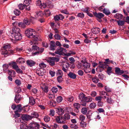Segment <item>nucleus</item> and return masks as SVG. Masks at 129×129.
<instances>
[{
	"label": "nucleus",
	"mask_w": 129,
	"mask_h": 129,
	"mask_svg": "<svg viewBox=\"0 0 129 129\" xmlns=\"http://www.w3.org/2000/svg\"><path fill=\"white\" fill-rule=\"evenodd\" d=\"M67 51V50L61 47H59L56 49L55 52V53L60 55L64 56L65 55V53H66Z\"/></svg>",
	"instance_id": "20e7f679"
},
{
	"label": "nucleus",
	"mask_w": 129,
	"mask_h": 129,
	"mask_svg": "<svg viewBox=\"0 0 129 129\" xmlns=\"http://www.w3.org/2000/svg\"><path fill=\"white\" fill-rule=\"evenodd\" d=\"M55 119L56 122L59 124L65 123V122L64 121L62 120L63 119V117H60V116H55Z\"/></svg>",
	"instance_id": "1a4fd4ad"
},
{
	"label": "nucleus",
	"mask_w": 129,
	"mask_h": 129,
	"mask_svg": "<svg viewBox=\"0 0 129 129\" xmlns=\"http://www.w3.org/2000/svg\"><path fill=\"white\" fill-rule=\"evenodd\" d=\"M85 97L86 96L85 94L82 93H81L79 94V99L81 101L85 100Z\"/></svg>",
	"instance_id": "a878e982"
},
{
	"label": "nucleus",
	"mask_w": 129,
	"mask_h": 129,
	"mask_svg": "<svg viewBox=\"0 0 129 129\" xmlns=\"http://www.w3.org/2000/svg\"><path fill=\"white\" fill-rule=\"evenodd\" d=\"M23 22L26 25H29L30 24V21L28 19H25L23 21Z\"/></svg>",
	"instance_id": "37998d69"
},
{
	"label": "nucleus",
	"mask_w": 129,
	"mask_h": 129,
	"mask_svg": "<svg viewBox=\"0 0 129 129\" xmlns=\"http://www.w3.org/2000/svg\"><path fill=\"white\" fill-rule=\"evenodd\" d=\"M14 25L15 24L17 25H18V26L20 27H21L22 28H24L25 27V25L24 24V22L23 23L22 22H19L18 23L17 22H15L12 23Z\"/></svg>",
	"instance_id": "6ab92c4d"
},
{
	"label": "nucleus",
	"mask_w": 129,
	"mask_h": 129,
	"mask_svg": "<svg viewBox=\"0 0 129 129\" xmlns=\"http://www.w3.org/2000/svg\"><path fill=\"white\" fill-rule=\"evenodd\" d=\"M14 13L16 16H18L20 14L21 12L18 9H15L14 11Z\"/></svg>",
	"instance_id": "3c124183"
},
{
	"label": "nucleus",
	"mask_w": 129,
	"mask_h": 129,
	"mask_svg": "<svg viewBox=\"0 0 129 129\" xmlns=\"http://www.w3.org/2000/svg\"><path fill=\"white\" fill-rule=\"evenodd\" d=\"M49 104L52 107L55 106L56 105V102L53 101H51L50 102Z\"/></svg>",
	"instance_id": "bf43d9fd"
},
{
	"label": "nucleus",
	"mask_w": 129,
	"mask_h": 129,
	"mask_svg": "<svg viewBox=\"0 0 129 129\" xmlns=\"http://www.w3.org/2000/svg\"><path fill=\"white\" fill-rule=\"evenodd\" d=\"M31 116L32 117V118L33 117L37 118L39 116V115L38 113L36 112H33L31 114Z\"/></svg>",
	"instance_id": "c9c22d12"
},
{
	"label": "nucleus",
	"mask_w": 129,
	"mask_h": 129,
	"mask_svg": "<svg viewBox=\"0 0 129 129\" xmlns=\"http://www.w3.org/2000/svg\"><path fill=\"white\" fill-rule=\"evenodd\" d=\"M81 62L83 63V70L84 72L86 73L90 72V70H89V69L90 66V64L86 61H83V60H82Z\"/></svg>",
	"instance_id": "f03ea898"
},
{
	"label": "nucleus",
	"mask_w": 129,
	"mask_h": 129,
	"mask_svg": "<svg viewBox=\"0 0 129 129\" xmlns=\"http://www.w3.org/2000/svg\"><path fill=\"white\" fill-rule=\"evenodd\" d=\"M57 46L55 45V43L53 41H51L50 43V50H55Z\"/></svg>",
	"instance_id": "dca6fc26"
},
{
	"label": "nucleus",
	"mask_w": 129,
	"mask_h": 129,
	"mask_svg": "<svg viewBox=\"0 0 129 129\" xmlns=\"http://www.w3.org/2000/svg\"><path fill=\"white\" fill-rule=\"evenodd\" d=\"M123 10L124 14L126 15H128L127 12L129 13V6L127 7L126 8V10L127 12H126L125 10L124 9H123Z\"/></svg>",
	"instance_id": "69168bd1"
},
{
	"label": "nucleus",
	"mask_w": 129,
	"mask_h": 129,
	"mask_svg": "<svg viewBox=\"0 0 129 129\" xmlns=\"http://www.w3.org/2000/svg\"><path fill=\"white\" fill-rule=\"evenodd\" d=\"M106 62H105L104 63H101L100 64L99 66V67H100L104 70L105 68H107V67L108 66V65L106 64Z\"/></svg>",
	"instance_id": "bb28decb"
},
{
	"label": "nucleus",
	"mask_w": 129,
	"mask_h": 129,
	"mask_svg": "<svg viewBox=\"0 0 129 129\" xmlns=\"http://www.w3.org/2000/svg\"><path fill=\"white\" fill-rule=\"evenodd\" d=\"M12 36V38H11V39H14L17 41L20 40L22 39V34L20 33L15 34Z\"/></svg>",
	"instance_id": "9b49d317"
},
{
	"label": "nucleus",
	"mask_w": 129,
	"mask_h": 129,
	"mask_svg": "<svg viewBox=\"0 0 129 129\" xmlns=\"http://www.w3.org/2000/svg\"><path fill=\"white\" fill-rule=\"evenodd\" d=\"M94 32V33L95 34H98L100 32V29L99 28L95 27L92 29Z\"/></svg>",
	"instance_id": "a19ab883"
},
{
	"label": "nucleus",
	"mask_w": 129,
	"mask_h": 129,
	"mask_svg": "<svg viewBox=\"0 0 129 129\" xmlns=\"http://www.w3.org/2000/svg\"><path fill=\"white\" fill-rule=\"evenodd\" d=\"M41 88L42 91L45 93L47 92L48 91V86L45 84H42L41 86Z\"/></svg>",
	"instance_id": "ddd939ff"
},
{
	"label": "nucleus",
	"mask_w": 129,
	"mask_h": 129,
	"mask_svg": "<svg viewBox=\"0 0 129 129\" xmlns=\"http://www.w3.org/2000/svg\"><path fill=\"white\" fill-rule=\"evenodd\" d=\"M55 38L57 40H60L61 36L58 34H56L54 36Z\"/></svg>",
	"instance_id": "603ef678"
},
{
	"label": "nucleus",
	"mask_w": 129,
	"mask_h": 129,
	"mask_svg": "<svg viewBox=\"0 0 129 129\" xmlns=\"http://www.w3.org/2000/svg\"><path fill=\"white\" fill-rule=\"evenodd\" d=\"M51 90L53 93H56L58 91L57 89V88L53 87L51 89Z\"/></svg>",
	"instance_id": "4d7b16f0"
},
{
	"label": "nucleus",
	"mask_w": 129,
	"mask_h": 129,
	"mask_svg": "<svg viewBox=\"0 0 129 129\" xmlns=\"http://www.w3.org/2000/svg\"><path fill=\"white\" fill-rule=\"evenodd\" d=\"M3 71L4 72H6L7 71V69H8L9 67V66L8 64H4L3 66Z\"/></svg>",
	"instance_id": "de8ad7c7"
},
{
	"label": "nucleus",
	"mask_w": 129,
	"mask_h": 129,
	"mask_svg": "<svg viewBox=\"0 0 129 129\" xmlns=\"http://www.w3.org/2000/svg\"><path fill=\"white\" fill-rule=\"evenodd\" d=\"M70 127L71 128L74 129H77L78 128V127L77 125L74 124H71Z\"/></svg>",
	"instance_id": "49530a36"
},
{
	"label": "nucleus",
	"mask_w": 129,
	"mask_h": 129,
	"mask_svg": "<svg viewBox=\"0 0 129 129\" xmlns=\"http://www.w3.org/2000/svg\"><path fill=\"white\" fill-rule=\"evenodd\" d=\"M29 103L30 105H33L35 103V100L33 97L30 98Z\"/></svg>",
	"instance_id": "c85d7f7f"
},
{
	"label": "nucleus",
	"mask_w": 129,
	"mask_h": 129,
	"mask_svg": "<svg viewBox=\"0 0 129 129\" xmlns=\"http://www.w3.org/2000/svg\"><path fill=\"white\" fill-rule=\"evenodd\" d=\"M29 126V129H39L40 128V125L38 123L35 122L30 123Z\"/></svg>",
	"instance_id": "423d86ee"
},
{
	"label": "nucleus",
	"mask_w": 129,
	"mask_h": 129,
	"mask_svg": "<svg viewBox=\"0 0 129 129\" xmlns=\"http://www.w3.org/2000/svg\"><path fill=\"white\" fill-rule=\"evenodd\" d=\"M56 111L57 113L59 115H62L64 113V111L61 108H56Z\"/></svg>",
	"instance_id": "aec40b11"
},
{
	"label": "nucleus",
	"mask_w": 129,
	"mask_h": 129,
	"mask_svg": "<svg viewBox=\"0 0 129 129\" xmlns=\"http://www.w3.org/2000/svg\"><path fill=\"white\" fill-rule=\"evenodd\" d=\"M87 109L86 107L83 108L81 109V112L84 114H85L87 113Z\"/></svg>",
	"instance_id": "a18cd8bd"
},
{
	"label": "nucleus",
	"mask_w": 129,
	"mask_h": 129,
	"mask_svg": "<svg viewBox=\"0 0 129 129\" xmlns=\"http://www.w3.org/2000/svg\"><path fill=\"white\" fill-rule=\"evenodd\" d=\"M93 114L97 115L95 116V118H96L98 120L100 119H101V117L100 116L99 113L97 111H96L95 112H93Z\"/></svg>",
	"instance_id": "79ce46f5"
},
{
	"label": "nucleus",
	"mask_w": 129,
	"mask_h": 129,
	"mask_svg": "<svg viewBox=\"0 0 129 129\" xmlns=\"http://www.w3.org/2000/svg\"><path fill=\"white\" fill-rule=\"evenodd\" d=\"M97 104L99 107H102L103 105V103L101 101H98Z\"/></svg>",
	"instance_id": "774afa93"
},
{
	"label": "nucleus",
	"mask_w": 129,
	"mask_h": 129,
	"mask_svg": "<svg viewBox=\"0 0 129 129\" xmlns=\"http://www.w3.org/2000/svg\"><path fill=\"white\" fill-rule=\"evenodd\" d=\"M80 105L83 106H86L87 105V102L85 100H84L81 101L80 102Z\"/></svg>",
	"instance_id": "58836bf2"
},
{
	"label": "nucleus",
	"mask_w": 129,
	"mask_h": 129,
	"mask_svg": "<svg viewBox=\"0 0 129 129\" xmlns=\"http://www.w3.org/2000/svg\"><path fill=\"white\" fill-rule=\"evenodd\" d=\"M73 105L74 108V112L77 113H78L79 112V109L81 105L78 103H74Z\"/></svg>",
	"instance_id": "f8f14e48"
},
{
	"label": "nucleus",
	"mask_w": 129,
	"mask_h": 129,
	"mask_svg": "<svg viewBox=\"0 0 129 129\" xmlns=\"http://www.w3.org/2000/svg\"><path fill=\"white\" fill-rule=\"evenodd\" d=\"M36 4L37 6H40L41 9H43L44 8H45L46 7V5L44 3L42 5L41 4V1L40 0H38L37 1Z\"/></svg>",
	"instance_id": "a211bd4d"
},
{
	"label": "nucleus",
	"mask_w": 129,
	"mask_h": 129,
	"mask_svg": "<svg viewBox=\"0 0 129 129\" xmlns=\"http://www.w3.org/2000/svg\"><path fill=\"white\" fill-rule=\"evenodd\" d=\"M10 53V51H9L7 49H2L1 51V53L2 54H6L8 55H9Z\"/></svg>",
	"instance_id": "393cba45"
},
{
	"label": "nucleus",
	"mask_w": 129,
	"mask_h": 129,
	"mask_svg": "<svg viewBox=\"0 0 129 129\" xmlns=\"http://www.w3.org/2000/svg\"><path fill=\"white\" fill-rule=\"evenodd\" d=\"M114 17L117 19L120 20L122 19L123 17V16L121 14L117 13L114 16Z\"/></svg>",
	"instance_id": "7c9ffc66"
},
{
	"label": "nucleus",
	"mask_w": 129,
	"mask_h": 129,
	"mask_svg": "<svg viewBox=\"0 0 129 129\" xmlns=\"http://www.w3.org/2000/svg\"><path fill=\"white\" fill-rule=\"evenodd\" d=\"M93 14L94 16L97 18V19L100 22L102 21V20L101 19L104 16V15L102 13H97L96 12H94Z\"/></svg>",
	"instance_id": "6e6552de"
},
{
	"label": "nucleus",
	"mask_w": 129,
	"mask_h": 129,
	"mask_svg": "<svg viewBox=\"0 0 129 129\" xmlns=\"http://www.w3.org/2000/svg\"><path fill=\"white\" fill-rule=\"evenodd\" d=\"M92 99L93 98L92 97L89 96L86 97L85 100L87 103H88L92 102Z\"/></svg>",
	"instance_id": "f704fd0d"
},
{
	"label": "nucleus",
	"mask_w": 129,
	"mask_h": 129,
	"mask_svg": "<svg viewBox=\"0 0 129 129\" xmlns=\"http://www.w3.org/2000/svg\"><path fill=\"white\" fill-rule=\"evenodd\" d=\"M68 75L70 78L74 79H75L76 77V76L75 74L71 72H70L68 74Z\"/></svg>",
	"instance_id": "b1692460"
},
{
	"label": "nucleus",
	"mask_w": 129,
	"mask_h": 129,
	"mask_svg": "<svg viewBox=\"0 0 129 129\" xmlns=\"http://www.w3.org/2000/svg\"><path fill=\"white\" fill-rule=\"evenodd\" d=\"M92 80L93 82L95 83H97L99 81V79L96 76L93 77Z\"/></svg>",
	"instance_id": "72a5a7b5"
},
{
	"label": "nucleus",
	"mask_w": 129,
	"mask_h": 129,
	"mask_svg": "<svg viewBox=\"0 0 129 129\" xmlns=\"http://www.w3.org/2000/svg\"><path fill=\"white\" fill-rule=\"evenodd\" d=\"M9 65L12 67L15 70L16 72L18 73L22 74L23 73L22 70L19 68L16 62L13 61L9 63Z\"/></svg>",
	"instance_id": "7ed1b4c3"
},
{
	"label": "nucleus",
	"mask_w": 129,
	"mask_h": 129,
	"mask_svg": "<svg viewBox=\"0 0 129 129\" xmlns=\"http://www.w3.org/2000/svg\"><path fill=\"white\" fill-rule=\"evenodd\" d=\"M103 13L107 15H109L111 13L109 10L105 8L104 9Z\"/></svg>",
	"instance_id": "e433bc0d"
},
{
	"label": "nucleus",
	"mask_w": 129,
	"mask_h": 129,
	"mask_svg": "<svg viewBox=\"0 0 129 129\" xmlns=\"http://www.w3.org/2000/svg\"><path fill=\"white\" fill-rule=\"evenodd\" d=\"M97 112L99 113H105V111L104 109L102 108H99L97 109Z\"/></svg>",
	"instance_id": "864d4df0"
},
{
	"label": "nucleus",
	"mask_w": 129,
	"mask_h": 129,
	"mask_svg": "<svg viewBox=\"0 0 129 129\" xmlns=\"http://www.w3.org/2000/svg\"><path fill=\"white\" fill-rule=\"evenodd\" d=\"M31 2V0H25L24 1V3H25L24 4L26 5V7L28 8V6H29V5Z\"/></svg>",
	"instance_id": "ea45409f"
},
{
	"label": "nucleus",
	"mask_w": 129,
	"mask_h": 129,
	"mask_svg": "<svg viewBox=\"0 0 129 129\" xmlns=\"http://www.w3.org/2000/svg\"><path fill=\"white\" fill-rule=\"evenodd\" d=\"M115 72L116 74L118 75H121L124 73L123 70H121L119 68H116L115 70Z\"/></svg>",
	"instance_id": "4be33fe9"
},
{
	"label": "nucleus",
	"mask_w": 129,
	"mask_h": 129,
	"mask_svg": "<svg viewBox=\"0 0 129 129\" xmlns=\"http://www.w3.org/2000/svg\"><path fill=\"white\" fill-rule=\"evenodd\" d=\"M62 77V76H59L57 78V80L59 83H61L63 80Z\"/></svg>",
	"instance_id": "13d9d810"
},
{
	"label": "nucleus",
	"mask_w": 129,
	"mask_h": 129,
	"mask_svg": "<svg viewBox=\"0 0 129 129\" xmlns=\"http://www.w3.org/2000/svg\"><path fill=\"white\" fill-rule=\"evenodd\" d=\"M70 115L68 114H66L63 116V119H64L65 120H68L70 119Z\"/></svg>",
	"instance_id": "c03bdc74"
},
{
	"label": "nucleus",
	"mask_w": 129,
	"mask_h": 129,
	"mask_svg": "<svg viewBox=\"0 0 129 129\" xmlns=\"http://www.w3.org/2000/svg\"><path fill=\"white\" fill-rule=\"evenodd\" d=\"M22 97L21 95L18 94L15 95L14 101L16 103H19Z\"/></svg>",
	"instance_id": "f3484780"
},
{
	"label": "nucleus",
	"mask_w": 129,
	"mask_h": 129,
	"mask_svg": "<svg viewBox=\"0 0 129 129\" xmlns=\"http://www.w3.org/2000/svg\"><path fill=\"white\" fill-rule=\"evenodd\" d=\"M112 68L111 67H108L107 72L108 74L110 75L111 74L112 72Z\"/></svg>",
	"instance_id": "5fc2aeb1"
},
{
	"label": "nucleus",
	"mask_w": 129,
	"mask_h": 129,
	"mask_svg": "<svg viewBox=\"0 0 129 129\" xmlns=\"http://www.w3.org/2000/svg\"><path fill=\"white\" fill-rule=\"evenodd\" d=\"M96 94L97 93L96 91H93L91 92L90 95L92 97H95L96 96Z\"/></svg>",
	"instance_id": "0e129e2a"
},
{
	"label": "nucleus",
	"mask_w": 129,
	"mask_h": 129,
	"mask_svg": "<svg viewBox=\"0 0 129 129\" xmlns=\"http://www.w3.org/2000/svg\"><path fill=\"white\" fill-rule=\"evenodd\" d=\"M10 46L8 45H6L4 46L3 47L4 49H7L9 51H10L11 53H12L13 52V51L11 50H9V49L10 48Z\"/></svg>",
	"instance_id": "4c0bfd02"
},
{
	"label": "nucleus",
	"mask_w": 129,
	"mask_h": 129,
	"mask_svg": "<svg viewBox=\"0 0 129 129\" xmlns=\"http://www.w3.org/2000/svg\"><path fill=\"white\" fill-rule=\"evenodd\" d=\"M25 36L28 38L33 39V40L34 41H40V37H37L36 36V33L35 30L31 28L28 29L25 32Z\"/></svg>",
	"instance_id": "f257e3e1"
},
{
	"label": "nucleus",
	"mask_w": 129,
	"mask_h": 129,
	"mask_svg": "<svg viewBox=\"0 0 129 129\" xmlns=\"http://www.w3.org/2000/svg\"><path fill=\"white\" fill-rule=\"evenodd\" d=\"M59 60V59L58 57H52L49 58L48 60V62L50 65L53 66L55 65V61L58 62Z\"/></svg>",
	"instance_id": "39448f33"
},
{
	"label": "nucleus",
	"mask_w": 129,
	"mask_h": 129,
	"mask_svg": "<svg viewBox=\"0 0 129 129\" xmlns=\"http://www.w3.org/2000/svg\"><path fill=\"white\" fill-rule=\"evenodd\" d=\"M56 74L57 75H60V76H62L63 74L61 70H58L56 72Z\"/></svg>",
	"instance_id": "6e6d98bb"
},
{
	"label": "nucleus",
	"mask_w": 129,
	"mask_h": 129,
	"mask_svg": "<svg viewBox=\"0 0 129 129\" xmlns=\"http://www.w3.org/2000/svg\"><path fill=\"white\" fill-rule=\"evenodd\" d=\"M44 119L45 122H48L50 120V118L47 115L45 116L44 117Z\"/></svg>",
	"instance_id": "09e8293b"
},
{
	"label": "nucleus",
	"mask_w": 129,
	"mask_h": 129,
	"mask_svg": "<svg viewBox=\"0 0 129 129\" xmlns=\"http://www.w3.org/2000/svg\"><path fill=\"white\" fill-rule=\"evenodd\" d=\"M12 31L10 32L11 36H14L15 34L20 33V29L18 27H15L12 28Z\"/></svg>",
	"instance_id": "0eeeda50"
},
{
	"label": "nucleus",
	"mask_w": 129,
	"mask_h": 129,
	"mask_svg": "<svg viewBox=\"0 0 129 129\" xmlns=\"http://www.w3.org/2000/svg\"><path fill=\"white\" fill-rule=\"evenodd\" d=\"M64 18V16L61 14L56 15L54 17V19L55 21H57L59 20H62Z\"/></svg>",
	"instance_id": "2eb2a0df"
},
{
	"label": "nucleus",
	"mask_w": 129,
	"mask_h": 129,
	"mask_svg": "<svg viewBox=\"0 0 129 129\" xmlns=\"http://www.w3.org/2000/svg\"><path fill=\"white\" fill-rule=\"evenodd\" d=\"M26 63L28 65L31 67L34 66L36 62L31 60H27L26 61Z\"/></svg>",
	"instance_id": "5701e85b"
},
{
	"label": "nucleus",
	"mask_w": 129,
	"mask_h": 129,
	"mask_svg": "<svg viewBox=\"0 0 129 129\" xmlns=\"http://www.w3.org/2000/svg\"><path fill=\"white\" fill-rule=\"evenodd\" d=\"M49 115L53 116L55 115V111L52 109H50V111Z\"/></svg>",
	"instance_id": "e2e57ef3"
},
{
	"label": "nucleus",
	"mask_w": 129,
	"mask_h": 129,
	"mask_svg": "<svg viewBox=\"0 0 129 129\" xmlns=\"http://www.w3.org/2000/svg\"><path fill=\"white\" fill-rule=\"evenodd\" d=\"M74 100L73 97L72 96H70L67 98V101L69 102H72Z\"/></svg>",
	"instance_id": "680f3d73"
},
{
	"label": "nucleus",
	"mask_w": 129,
	"mask_h": 129,
	"mask_svg": "<svg viewBox=\"0 0 129 129\" xmlns=\"http://www.w3.org/2000/svg\"><path fill=\"white\" fill-rule=\"evenodd\" d=\"M15 82L17 86H20L21 84L20 81L19 79H16L15 81Z\"/></svg>",
	"instance_id": "338daca9"
},
{
	"label": "nucleus",
	"mask_w": 129,
	"mask_h": 129,
	"mask_svg": "<svg viewBox=\"0 0 129 129\" xmlns=\"http://www.w3.org/2000/svg\"><path fill=\"white\" fill-rule=\"evenodd\" d=\"M17 62L19 63H23L25 62V59L22 57H19L17 59Z\"/></svg>",
	"instance_id": "2f4dec72"
},
{
	"label": "nucleus",
	"mask_w": 129,
	"mask_h": 129,
	"mask_svg": "<svg viewBox=\"0 0 129 129\" xmlns=\"http://www.w3.org/2000/svg\"><path fill=\"white\" fill-rule=\"evenodd\" d=\"M96 104L94 102L91 103L89 105V107L91 109H94L96 107Z\"/></svg>",
	"instance_id": "473e14b6"
},
{
	"label": "nucleus",
	"mask_w": 129,
	"mask_h": 129,
	"mask_svg": "<svg viewBox=\"0 0 129 129\" xmlns=\"http://www.w3.org/2000/svg\"><path fill=\"white\" fill-rule=\"evenodd\" d=\"M21 118L23 120L27 121L31 120L32 118V117L28 115L23 114L22 115Z\"/></svg>",
	"instance_id": "9d476101"
},
{
	"label": "nucleus",
	"mask_w": 129,
	"mask_h": 129,
	"mask_svg": "<svg viewBox=\"0 0 129 129\" xmlns=\"http://www.w3.org/2000/svg\"><path fill=\"white\" fill-rule=\"evenodd\" d=\"M16 111L15 112H20L22 110V108L21 105L19 104L17 105L16 108Z\"/></svg>",
	"instance_id": "cd10ccee"
},
{
	"label": "nucleus",
	"mask_w": 129,
	"mask_h": 129,
	"mask_svg": "<svg viewBox=\"0 0 129 129\" xmlns=\"http://www.w3.org/2000/svg\"><path fill=\"white\" fill-rule=\"evenodd\" d=\"M62 97L61 96H58L56 98V101L57 102L60 103L62 101Z\"/></svg>",
	"instance_id": "052dcab7"
},
{
	"label": "nucleus",
	"mask_w": 129,
	"mask_h": 129,
	"mask_svg": "<svg viewBox=\"0 0 129 129\" xmlns=\"http://www.w3.org/2000/svg\"><path fill=\"white\" fill-rule=\"evenodd\" d=\"M18 7L20 10H22L24 9L25 8V9L28 11L30 10V6H28V8L26 7V6L24 4H20L18 5Z\"/></svg>",
	"instance_id": "4468645a"
},
{
	"label": "nucleus",
	"mask_w": 129,
	"mask_h": 129,
	"mask_svg": "<svg viewBox=\"0 0 129 129\" xmlns=\"http://www.w3.org/2000/svg\"><path fill=\"white\" fill-rule=\"evenodd\" d=\"M36 73L39 76H42L44 74L43 72V69L42 68L39 70H37L36 71Z\"/></svg>",
	"instance_id": "412c9836"
},
{
	"label": "nucleus",
	"mask_w": 129,
	"mask_h": 129,
	"mask_svg": "<svg viewBox=\"0 0 129 129\" xmlns=\"http://www.w3.org/2000/svg\"><path fill=\"white\" fill-rule=\"evenodd\" d=\"M39 49V48L36 45L33 46L32 47L31 51H37Z\"/></svg>",
	"instance_id": "8fccbe9b"
},
{
	"label": "nucleus",
	"mask_w": 129,
	"mask_h": 129,
	"mask_svg": "<svg viewBox=\"0 0 129 129\" xmlns=\"http://www.w3.org/2000/svg\"><path fill=\"white\" fill-rule=\"evenodd\" d=\"M115 21L117 22L118 25L119 26H123L125 24V21H124L121 20H116Z\"/></svg>",
	"instance_id": "c756f323"
}]
</instances>
